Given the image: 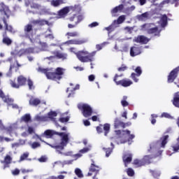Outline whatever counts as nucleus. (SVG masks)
Masks as SVG:
<instances>
[{
	"label": "nucleus",
	"mask_w": 179,
	"mask_h": 179,
	"mask_svg": "<svg viewBox=\"0 0 179 179\" xmlns=\"http://www.w3.org/2000/svg\"><path fill=\"white\" fill-rule=\"evenodd\" d=\"M52 135H58L61 137V142L59 145H50L46 143V145H49L51 148L56 150V152L59 153V155H64L61 150H64L65 147L68 143H69V139H71V133H65V132H57L52 130H46L45 131V136L46 138H51Z\"/></svg>",
	"instance_id": "obj_1"
},
{
	"label": "nucleus",
	"mask_w": 179,
	"mask_h": 179,
	"mask_svg": "<svg viewBox=\"0 0 179 179\" xmlns=\"http://www.w3.org/2000/svg\"><path fill=\"white\" fill-rule=\"evenodd\" d=\"M71 52H74L77 58L80 61V62H93L94 61V55H96V51H94L91 53L86 50H81L78 52H75V48H70Z\"/></svg>",
	"instance_id": "obj_2"
},
{
	"label": "nucleus",
	"mask_w": 179,
	"mask_h": 179,
	"mask_svg": "<svg viewBox=\"0 0 179 179\" xmlns=\"http://www.w3.org/2000/svg\"><path fill=\"white\" fill-rule=\"evenodd\" d=\"M169 142V135L163 136L159 141L157 143H152L150 145V150H155V149H160V148H165L166 145Z\"/></svg>",
	"instance_id": "obj_3"
},
{
	"label": "nucleus",
	"mask_w": 179,
	"mask_h": 179,
	"mask_svg": "<svg viewBox=\"0 0 179 179\" xmlns=\"http://www.w3.org/2000/svg\"><path fill=\"white\" fill-rule=\"evenodd\" d=\"M78 110H81L82 114L85 118L92 116V114H93V109L87 103L78 104Z\"/></svg>",
	"instance_id": "obj_4"
},
{
	"label": "nucleus",
	"mask_w": 179,
	"mask_h": 179,
	"mask_svg": "<svg viewBox=\"0 0 179 179\" xmlns=\"http://www.w3.org/2000/svg\"><path fill=\"white\" fill-rule=\"evenodd\" d=\"M118 78H120V76H118V74H115L113 78V81L117 85V86L120 85V86H122V87H129V86H131V85L134 83L132 80L127 78L117 81Z\"/></svg>",
	"instance_id": "obj_5"
},
{
	"label": "nucleus",
	"mask_w": 179,
	"mask_h": 179,
	"mask_svg": "<svg viewBox=\"0 0 179 179\" xmlns=\"http://www.w3.org/2000/svg\"><path fill=\"white\" fill-rule=\"evenodd\" d=\"M17 84L14 82L11 81L10 85L12 87H15V89H19L20 86H24L26 85V82H27V78H24L23 76H20L17 77Z\"/></svg>",
	"instance_id": "obj_6"
},
{
	"label": "nucleus",
	"mask_w": 179,
	"mask_h": 179,
	"mask_svg": "<svg viewBox=\"0 0 179 179\" xmlns=\"http://www.w3.org/2000/svg\"><path fill=\"white\" fill-rule=\"evenodd\" d=\"M103 129L104 131V136H107L110 133V125L108 123L103 124H99V126L96 127V132L98 134H103Z\"/></svg>",
	"instance_id": "obj_7"
},
{
	"label": "nucleus",
	"mask_w": 179,
	"mask_h": 179,
	"mask_svg": "<svg viewBox=\"0 0 179 179\" xmlns=\"http://www.w3.org/2000/svg\"><path fill=\"white\" fill-rule=\"evenodd\" d=\"M0 13L1 15H4L6 17V19H9V17H10V14L12 13L9 7L3 3H0Z\"/></svg>",
	"instance_id": "obj_8"
},
{
	"label": "nucleus",
	"mask_w": 179,
	"mask_h": 179,
	"mask_svg": "<svg viewBox=\"0 0 179 179\" xmlns=\"http://www.w3.org/2000/svg\"><path fill=\"white\" fill-rule=\"evenodd\" d=\"M46 78L50 79L51 80H59L55 72H54V69H45Z\"/></svg>",
	"instance_id": "obj_9"
},
{
	"label": "nucleus",
	"mask_w": 179,
	"mask_h": 179,
	"mask_svg": "<svg viewBox=\"0 0 179 179\" xmlns=\"http://www.w3.org/2000/svg\"><path fill=\"white\" fill-rule=\"evenodd\" d=\"M179 72V66L176 67L173 70L171 71L169 75L168 76V83H173L174 80L177 78Z\"/></svg>",
	"instance_id": "obj_10"
},
{
	"label": "nucleus",
	"mask_w": 179,
	"mask_h": 179,
	"mask_svg": "<svg viewBox=\"0 0 179 179\" xmlns=\"http://www.w3.org/2000/svg\"><path fill=\"white\" fill-rule=\"evenodd\" d=\"M24 37L25 38H30L31 40V36L33 34V25L31 24H27L24 27Z\"/></svg>",
	"instance_id": "obj_11"
},
{
	"label": "nucleus",
	"mask_w": 179,
	"mask_h": 179,
	"mask_svg": "<svg viewBox=\"0 0 179 179\" xmlns=\"http://www.w3.org/2000/svg\"><path fill=\"white\" fill-rule=\"evenodd\" d=\"M133 41L134 43H139L140 44H148V41H150V39L143 35H139L135 37Z\"/></svg>",
	"instance_id": "obj_12"
},
{
	"label": "nucleus",
	"mask_w": 179,
	"mask_h": 179,
	"mask_svg": "<svg viewBox=\"0 0 179 179\" xmlns=\"http://www.w3.org/2000/svg\"><path fill=\"white\" fill-rule=\"evenodd\" d=\"M34 48H27L26 49H20L17 52L18 57H22V55H29V54H34Z\"/></svg>",
	"instance_id": "obj_13"
},
{
	"label": "nucleus",
	"mask_w": 179,
	"mask_h": 179,
	"mask_svg": "<svg viewBox=\"0 0 179 179\" xmlns=\"http://www.w3.org/2000/svg\"><path fill=\"white\" fill-rule=\"evenodd\" d=\"M142 54V47H131L130 49V55L131 57H136V55H139Z\"/></svg>",
	"instance_id": "obj_14"
},
{
	"label": "nucleus",
	"mask_w": 179,
	"mask_h": 179,
	"mask_svg": "<svg viewBox=\"0 0 179 179\" xmlns=\"http://www.w3.org/2000/svg\"><path fill=\"white\" fill-rule=\"evenodd\" d=\"M58 115V113L56 111L51 110L48 113V117H46V121H48V119L50 120V121H52L53 122H55L56 125H58V123H57V117Z\"/></svg>",
	"instance_id": "obj_15"
},
{
	"label": "nucleus",
	"mask_w": 179,
	"mask_h": 179,
	"mask_svg": "<svg viewBox=\"0 0 179 179\" xmlns=\"http://www.w3.org/2000/svg\"><path fill=\"white\" fill-rule=\"evenodd\" d=\"M92 163L91 164L89 171L91 173H95L96 175L99 174L101 168L96 164H94V161L92 160Z\"/></svg>",
	"instance_id": "obj_16"
},
{
	"label": "nucleus",
	"mask_w": 179,
	"mask_h": 179,
	"mask_svg": "<svg viewBox=\"0 0 179 179\" xmlns=\"http://www.w3.org/2000/svg\"><path fill=\"white\" fill-rule=\"evenodd\" d=\"M150 18V14L149 12H145L141 15H136V20L140 22H146V20Z\"/></svg>",
	"instance_id": "obj_17"
},
{
	"label": "nucleus",
	"mask_w": 179,
	"mask_h": 179,
	"mask_svg": "<svg viewBox=\"0 0 179 179\" xmlns=\"http://www.w3.org/2000/svg\"><path fill=\"white\" fill-rule=\"evenodd\" d=\"M85 43H87V40H86V39H73V40H69L66 42V44H74L76 45H80L82 44H85Z\"/></svg>",
	"instance_id": "obj_18"
},
{
	"label": "nucleus",
	"mask_w": 179,
	"mask_h": 179,
	"mask_svg": "<svg viewBox=\"0 0 179 179\" xmlns=\"http://www.w3.org/2000/svg\"><path fill=\"white\" fill-rule=\"evenodd\" d=\"M69 13V7H64L62 10L58 11L57 19H62Z\"/></svg>",
	"instance_id": "obj_19"
},
{
	"label": "nucleus",
	"mask_w": 179,
	"mask_h": 179,
	"mask_svg": "<svg viewBox=\"0 0 179 179\" xmlns=\"http://www.w3.org/2000/svg\"><path fill=\"white\" fill-rule=\"evenodd\" d=\"M0 99H2L4 103H7V104H10L11 103H13V100L10 98H9L8 96L5 95L3 93V91L0 89Z\"/></svg>",
	"instance_id": "obj_20"
},
{
	"label": "nucleus",
	"mask_w": 179,
	"mask_h": 179,
	"mask_svg": "<svg viewBox=\"0 0 179 179\" xmlns=\"http://www.w3.org/2000/svg\"><path fill=\"white\" fill-rule=\"evenodd\" d=\"M114 127L115 129L120 127L125 128V123L122 122L118 117H116L114 121Z\"/></svg>",
	"instance_id": "obj_21"
},
{
	"label": "nucleus",
	"mask_w": 179,
	"mask_h": 179,
	"mask_svg": "<svg viewBox=\"0 0 179 179\" xmlns=\"http://www.w3.org/2000/svg\"><path fill=\"white\" fill-rule=\"evenodd\" d=\"M65 72V69L61 68V67H57L55 70V73L56 76L57 77V79H59V80H61V79H62V75H64Z\"/></svg>",
	"instance_id": "obj_22"
},
{
	"label": "nucleus",
	"mask_w": 179,
	"mask_h": 179,
	"mask_svg": "<svg viewBox=\"0 0 179 179\" xmlns=\"http://www.w3.org/2000/svg\"><path fill=\"white\" fill-rule=\"evenodd\" d=\"M2 20H3V22L4 23L5 29L7 31H9L10 33H15V31H13V27H12V25L8 24V22L6 21V17H3Z\"/></svg>",
	"instance_id": "obj_23"
},
{
	"label": "nucleus",
	"mask_w": 179,
	"mask_h": 179,
	"mask_svg": "<svg viewBox=\"0 0 179 179\" xmlns=\"http://www.w3.org/2000/svg\"><path fill=\"white\" fill-rule=\"evenodd\" d=\"M123 162L124 163L125 167H128L130 162H132V155H125L123 156Z\"/></svg>",
	"instance_id": "obj_24"
},
{
	"label": "nucleus",
	"mask_w": 179,
	"mask_h": 179,
	"mask_svg": "<svg viewBox=\"0 0 179 179\" xmlns=\"http://www.w3.org/2000/svg\"><path fill=\"white\" fill-rule=\"evenodd\" d=\"M1 163H2V164H4L5 167H8V166H9L10 163H12V157H10V155H6V157H4V160L1 161Z\"/></svg>",
	"instance_id": "obj_25"
},
{
	"label": "nucleus",
	"mask_w": 179,
	"mask_h": 179,
	"mask_svg": "<svg viewBox=\"0 0 179 179\" xmlns=\"http://www.w3.org/2000/svg\"><path fill=\"white\" fill-rule=\"evenodd\" d=\"M90 148H92V146H89V148H84L82 150H80L79 151V153L76 154L74 156L75 157H76V159H79V157H82V155L85 154V153H87V152H89L90 150Z\"/></svg>",
	"instance_id": "obj_26"
},
{
	"label": "nucleus",
	"mask_w": 179,
	"mask_h": 179,
	"mask_svg": "<svg viewBox=\"0 0 179 179\" xmlns=\"http://www.w3.org/2000/svg\"><path fill=\"white\" fill-rule=\"evenodd\" d=\"M148 34H155V36L160 37V31H159V28H157V27L149 29L148 30Z\"/></svg>",
	"instance_id": "obj_27"
},
{
	"label": "nucleus",
	"mask_w": 179,
	"mask_h": 179,
	"mask_svg": "<svg viewBox=\"0 0 179 179\" xmlns=\"http://www.w3.org/2000/svg\"><path fill=\"white\" fill-rule=\"evenodd\" d=\"M41 103V101L38 98H34V97L31 96L29 99L30 106H37Z\"/></svg>",
	"instance_id": "obj_28"
},
{
	"label": "nucleus",
	"mask_w": 179,
	"mask_h": 179,
	"mask_svg": "<svg viewBox=\"0 0 179 179\" xmlns=\"http://www.w3.org/2000/svg\"><path fill=\"white\" fill-rule=\"evenodd\" d=\"M2 43L3 44H4V45H7L8 47H9L10 45H12L13 41H12V39H10V38L3 35Z\"/></svg>",
	"instance_id": "obj_29"
},
{
	"label": "nucleus",
	"mask_w": 179,
	"mask_h": 179,
	"mask_svg": "<svg viewBox=\"0 0 179 179\" xmlns=\"http://www.w3.org/2000/svg\"><path fill=\"white\" fill-rule=\"evenodd\" d=\"M117 27H118V26L115 24V22H113L110 25H109L108 27H105L103 30H106L108 31V34H110V33H111V31H114Z\"/></svg>",
	"instance_id": "obj_30"
},
{
	"label": "nucleus",
	"mask_w": 179,
	"mask_h": 179,
	"mask_svg": "<svg viewBox=\"0 0 179 179\" xmlns=\"http://www.w3.org/2000/svg\"><path fill=\"white\" fill-rule=\"evenodd\" d=\"M168 18L166 15H162V17L160 19L159 23L161 24L162 27H165L168 24Z\"/></svg>",
	"instance_id": "obj_31"
},
{
	"label": "nucleus",
	"mask_w": 179,
	"mask_h": 179,
	"mask_svg": "<svg viewBox=\"0 0 179 179\" xmlns=\"http://www.w3.org/2000/svg\"><path fill=\"white\" fill-rule=\"evenodd\" d=\"M49 2H50V4L52 6H55L57 8V6H59V5H62L64 3L63 0H48Z\"/></svg>",
	"instance_id": "obj_32"
},
{
	"label": "nucleus",
	"mask_w": 179,
	"mask_h": 179,
	"mask_svg": "<svg viewBox=\"0 0 179 179\" xmlns=\"http://www.w3.org/2000/svg\"><path fill=\"white\" fill-rule=\"evenodd\" d=\"M173 104L175 107L179 108V94L178 92L175 93L173 100Z\"/></svg>",
	"instance_id": "obj_33"
},
{
	"label": "nucleus",
	"mask_w": 179,
	"mask_h": 179,
	"mask_svg": "<svg viewBox=\"0 0 179 179\" xmlns=\"http://www.w3.org/2000/svg\"><path fill=\"white\" fill-rule=\"evenodd\" d=\"M30 121H31V116L29 113H27L24 115L22 117H21L22 122L27 123V122H30Z\"/></svg>",
	"instance_id": "obj_34"
},
{
	"label": "nucleus",
	"mask_w": 179,
	"mask_h": 179,
	"mask_svg": "<svg viewBox=\"0 0 179 179\" xmlns=\"http://www.w3.org/2000/svg\"><path fill=\"white\" fill-rule=\"evenodd\" d=\"M124 9V4H120L116 7H115L113 9L111 10L112 15H114V13H117L118 12H121Z\"/></svg>",
	"instance_id": "obj_35"
},
{
	"label": "nucleus",
	"mask_w": 179,
	"mask_h": 179,
	"mask_svg": "<svg viewBox=\"0 0 179 179\" xmlns=\"http://www.w3.org/2000/svg\"><path fill=\"white\" fill-rule=\"evenodd\" d=\"M122 132H124L127 135H129V138L127 141L129 142V145H131L130 141H132V139L135 138V135L131 134V131L129 130H122Z\"/></svg>",
	"instance_id": "obj_36"
},
{
	"label": "nucleus",
	"mask_w": 179,
	"mask_h": 179,
	"mask_svg": "<svg viewBox=\"0 0 179 179\" xmlns=\"http://www.w3.org/2000/svg\"><path fill=\"white\" fill-rule=\"evenodd\" d=\"M56 57L59 59H62V61H64V60L66 59V58H68V54H66V53H61L59 52H57L56 53Z\"/></svg>",
	"instance_id": "obj_37"
},
{
	"label": "nucleus",
	"mask_w": 179,
	"mask_h": 179,
	"mask_svg": "<svg viewBox=\"0 0 179 179\" xmlns=\"http://www.w3.org/2000/svg\"><path fill=\"white\" fill-rule=\"evenodd\" d=\"M125 21V15H121L120 16L117 20H114L113 22H115V24L118 26V24H121L122 23H124Z\"/></svg>",
	"instance_id": "obj_38"
},
{
	"label": "nucleus",
	"mask_w": 179,
	"mask_h": 179,
	"mask_svg": "<svg viewBox=\"0 0 179 179\" xmlns=\"http://www.w3.org/2000/svg\"><path fill=\"white\" fill-rule=\"evenodd\" d=\"M134 164H135V166L141 167L142 166H145V162H143V159H135L134 161Z\"/></svg>",
	"instance_id": "obj_39"
},
{
	"label": "nucleus",
	"mask_w": 179,
	"mask_h": 179,
	"mask_svg": "<svg viewBox=\"0 0 179 179\" xmlns=\"http://www.w3.org/2000/svg\"><path fill=\"white\" fill-rule=\"evenodd\" d=\"M128 99V96H124L122 97V99L121 101V104L122 106V107H128V106H129V103H128V101H127Z\"/></svg>",
	"instance_id": "obj_40"
},
{
	"label": "nucleus",
	"mask_w": 179,
	"mask_h": 179,
	"mask_svg": "<svg viewBox=\"0 0 179 179\" xmlns=\"http://www.w3.org/2000/svg\"><path fill=\"white\" fill-rule=\"evenodd\" d=\"M150 173L152 174L154 178H157V177H160V171L150 170Z\"/></svg>",
	"instance_id": "obj_41"
},
{
	"label": "nucleus",
	"mask_w": 179,
	"mask_h": 179,
	"mask_svg": "<svg viewBox=\"0 0 179 179\" xmlns=\"http://www.w3.org/2000/svg\"><path fill=\"white\" fill-rule=\"evenodd\" d=\"M160 117L168 118L169 120H174V117L171 116V115H170L169 113H162Z\"/></svg>",
	"instance_id": "obj_42"
},
{
	"label": "nucleus",
	"mask_w": 179,
	"mask_h": 179,
	"mask_svg": "<svg viewBox=\"0 0 179 179\" xmlns=\"http://www.w3.org/2000/svg\"><path fill=\"white\" fill-rule=\"evenodd\" d=\"M75 174L78 177V178H83V173H82V170L79 168H76L75 169Z\"/></svg>",
	"instance_id": "obj_43"
},
{
	"label": "nucleus",
	"mask_w": 179,
	"mask_h": 179,
	"mask_svg": "<svg viewBox=\"0 0 179 179\" xmlns=\"http://www.w3.org/2000/svg\"><path fill=\"white\" fill-rule=\"evenodd\" d=\"M152 158V155H145L143 158V161L144 162L145 164H149Z\"/></svg>",
	"instance_id": "obj_44"
},
{
	"label": "nucleus",
	"mask_w": 179,
	"mask_h": 179,
	"mask_svg": "<svg viewBox=\"0 0 179 179\" xmlns=\"http://www.w3.org/2000/svg\"><path fill=\"white\" fill-rule=\"evenodd\" d=\"M103 150H105V152H106V157H110V155H111V153H113V148H103Z\"/></svg>",
	"instance_id": "obj_45"
},
{
	"label": "nucleus",
	"mask_w": 179,
	"mask_h": 179,
	"mask_svg": "<svg viewBox=\"0 0 179 179\" xmlns=\"http://www.w3.org/2000/svg\"><path fill=\"white\" fill-rule=\"evenodd\" d=\"M106 44H108V42H103V43H101V44H97V45H96V48L97 51H100V50H103V48H104V46H105Z\"/></svg>",
	"instance_id": "obj_46"
},
{
	"label": "nucleus",
	"mask_w": 179,
	"mask_h": 179,
	"mask_svg": "<svg viewBox=\"0 0 179 179\" xmlns=\"http://www.w3.org/2000/svg\"><path fill=\"white\" fill-rule=\"evenodd\" d=\"M29 152H24L20 157V162H24V160H26L27 157H29Z\"/></svg>",
	"instance_id": "obj_47"
},
{
	"label": "nucleus",
	"mask_w": 179,
	"mask_h": 179,
	"mask_svg": "<svg viewBox=\"0 0 179 179\" xmlns=\"http://www.w3.org/2000/svg\"><path fill=\"white\" fill-rule=\"evenodd\" d=\"M136 75L137 78H139L142 75V69L141 66H137L135 69Z\"/></svg>",
	"instance_id": "obj_48"
},
{
	"label": "nucleus",
	"mask_w": 179,
	"mask_h": 179,
	"mask_svg": "<svg viewBox=\"0 0 179 179\" xmlns=\"http://www.w3.org/2000/svg\"><path fill=\"white\" fill-rule=\"evenodd\" d=\"M127 173L129 177H134V176H135V171L131 168L127 169Z\"/></svg>",
	"instance_id": "obj_49"
},
{
	"label": "nucleus",
	"mask_w": 179,
	"mask_h": 179,
	"mask_svg": "<svg viewBox=\"0 0 179 179\" xmlns=\"http://www.w3.org/2000/svg\"><path fill=\"white\" fill-rule=\"evenodd\" d=\"M76 18L77 19V21L75 22L76 26H78V24H79V23H80V22L85 19V17H83L82 15H80L78 16L76 15Z\"/></svg>",
	"instance_id": "obj_50"
},
{
	"label": "nucleus",
	"mask_w": 179,
	"mask_h": 179,
	"mask_svg": "<svg viewBox=\"0 0 179 179\" xmlns=\"http://www.w3.org/2000/svg\"><path fill=\"white\" fill-rule=\"evenodd\" d=\"M80 87V85H79V84H77L76 87L71 90L72 94L69 93L68 95V97H71V96H73V94H75V92H74L75 90H79Z\"/></svg>",
	"instance_id": "obj_51"
},
{
	"label": "nucleus",
	"mask_w": 179,
	"mask_h": 179,
	"mask_svg": "<svg viewBox=\"0 0 179 179\" xmlns=\"http://www.w3.org/2000/svg\"><path fill=\"white\" fill-rule=\"evenodd\" d=\"M27 83L29 90H34V85L33 83V81L30 79H28Z\"/></svg>",
	"instance_id": "obj_52"
},
{
	"label": "nucleus",
	"mask_w": 179,
	"mask_h": 179,
	"mask_svg": "<svg viewBox=\"0 0 179 179\" xmlns=\"http://www.w3.org/2000/svg\"><path fill=\"white\" fill-rule=\"evenodd\" d=\"M66 35L69 36V37H78L79 36V33H78L77 31L68 32Z\"/></svg>",
	"instance_id": "obj_53"
},
{
	"label": "nucleus",
	"mask_w": 179,
	"mask_h": 179,
	"mask_svg": "<svg viewBox=\"0 0 179 179\" xmlns=\"http://www.w3.org/2000/svg\"><path fill=\"white\" fill-rule=\"evenodd\" d=\"M136 73H132L131 74V78L132 80H134V82H135L136 83H138V82H139V79L136 78Z\"/></svg>",
	"instance_id": "obj_54"
},
{
	"label": "nucleus",
	"mask_w": 179,
	"mask_h": 179,
	"mask_svg": "<svg viewBox=\"0 0 179 179\" xmlns=\"http://www.w3.org/2000/svg\"><path fill=\"white\" fill-rule=\"evenodd\" d=\"M127 69H128V67L127 66H125V64H122V66L119 67L117 69V71L119 72H124V71H127Z\"/></svg>",
	"instance_id": "obj_55"
},
{
	"label": "nucleus",
	"mask_w": 179,
	"mask_h": 179,
	"mask_svg": "<svg viewBox=\"0 0 179 179\" xmlns=\"http://www.w3.org/2000/svg\"><path fill=\"white\" fill-rule=\"evenodd\" d=\"M31 9H40V8H41V6L40 4L33 3L31 5Z\"/></svg>",
	"instance_id": "obj_56"
},
{
	"label": "nucleus",
	"mask_w": 179,
	"mask_h": 179,
	"mask_svg": "<svg viewBox=\"0 0 179 179\" xmlns=\"http://www.w3.org/2000/svg\"><path fill=\"white\" fill-rule=\"evenodd\" d=\"M69 116H67V117H60L59 119V121L60 122H62V123H64V122H68V121H69Z\"/></svg>",
	"instance_id": "obj_57"
},
{
	"label": "nucleus",
	"mask_w": 179,
	"mask_h": 179,
	"mask_svg": "<svg viewBox=\"0 0 179 179\" xmlns=\"http://www.w3.org/2000/svg\"><path fill=\"white\" fill-rule=\"evenodd\" d=\"M13 66L10 65V68H9V71L8 72L6 73V76H8V78H10V76H12V70L13 69Z\"/></svg>",
	"instance_id": "obj_58"
},
{
	"label": "nucleus",
	"mask_w": 179,
	"mask_h": 179,
	"mask_svg": "<svg viewBox=\"0 0 179 179\" xmlns=\"http://www.w3.org/2000/svg\"><path fill=\"white\" fill-rule=\"evenodd\" d=\"M40 146H41V145H40V143H38V142H34L31 144L32 149H36V148H40Z\"/></svg>",
	"instance_id": "obj_59"
},
{
	"label": "nucleus",
	"mask_w": 179,
	"mask_h": 179,
	"mask_svg": "<svg viewBox=\"0 0 179 179\" xmlns=\"http://www.w3.org/2000/svg\"><path fill=\"white\" fill-rule=\"evenodd\" d=\"M99 26V22H94L88 25V27H90L91 29H93V27H97Z\"/></svg>",
	"instance_id": "obj_60"
},
{
	"label": "nucleus",
	"mask_w": 179,
	"mask_h": 179,
	"mask_svg": "<svg viewBox=\"0 0 179 179\" xmlns=\"http://www.w3.org/2000/svg\"><path fill=\"white\" fill-rule=\"evenodd\" d=\"M36 71L39 73H45V69H43L41 66H39L38 69H36Z\"/></svg>",
	"instance_id": "obj_61"
},
{
	"label": "nucleus",
	"mask_w": 179,
	"mask_h": 179,
	"mask_svg": "<svg viewBox=\"0 0 179 179\" xmlns=\"http://www.w3.org/2000/svg\"><path fill=\"white\" fill-rule=\"evenodd\" d=\"M128 141L127 139H121V138H118L117 140V145H120V143H127Z\"/></svg>",
	"instance_id": "obj_62"
},
{
	"label": "nucleus",
	"mask_w": 179,
	"mask_h": 179,
	"mask_svg": "<svg viewBox=\"0 0 179 179\" xmlns=\"http://www.w3.org/2000/svg\"><path fill=\"white\" fill-rule=\"evenodd\" d=\"M46 15H50L51 16H55V13H52L50 10H46L45 11Z\"/></svg>",
	"instance_id": "obj_63"
},
{
	"label": "nucleus",
	"mask_w": 179,
	"mask_h": 179,
	"mask_svg": "<svg viewBox=\"0 0 179 179\" xmlns=\"http://www.w3.org/2000/svg\"><path fill=\"white\" fill-rule=\"evenodd\" d=\"M73 160H67V161H64L62 162V166L65 165V164H72Z\"/></svg>",
	"instance_id": "obj_64"
}]
</instances>
